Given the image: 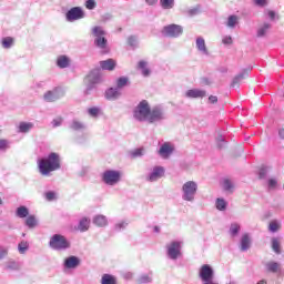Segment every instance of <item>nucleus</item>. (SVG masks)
<instances>
[{"label":"nucleus","mask_w":284,"mask_h":284,"mask_svg":"<svg viewBox=\"0 0 284 284\" xmlns=\"http://www.w3.org/2000/svg\"><path fill=\"white\" fill-rule=\"evenodd\" d=\"M199 192V183L196 181H186L181 186V197L185 203H194Z\"/></svg>","instance_id":"2"},{"label":"nucleus","mask_w":284,"mask_h":284,"mask_svg":"<svg viewBox=\"0 0 284 284\" xmlns=\"http://www.w3.org/2000/svg\"><path fill=\"white\" fill-rule=\"evenodd\" d=\"M39 172L42 176H50L51 172L61 170V155L51 152L45 159L38 161Z\"/></svg>","instance_id":"1"},{"label":"nucleus","mask_w":284,"mask_h":284,"mask_svg":"<svg viewBox=\"0 0 284 284\" xmlns=\"http://www.w3.org/2000/svg\"><path fill=\"white\" fill-rule=\"evenodd\" d=\"M100 68L102 70H108L109 72H112V70L116 68V61H114V59H106V60L100 61Z\"/></svg>","instance_id":"25"},{"label":"nucleus","mask_w":284,"mask_h":284,"mask_svg":"<svg viewBox=\"0 0 284 284\" xmlns=\"http://www.w3.org/2000/svg\"><path fill=\"white\" fill-rule=\"evenodd\" d=\"M163 37H168L169 39H179L181 34H183V27L179 24H169L162 29Z\"/></svg>","instance_id":"11"},{"label":"nucleus","mask_w":284,"mask_h":284,"mask_svg":"<svg viewBox=\"0 0 284 284\" xmlns=\"http://www.w3.org/2000/svg\"><path fill=\"white\" fill-rule=\"evenodd\" d=\"M101 179L104 185H110L111 187H114V185L121 183V171L106 170L102 173Z\"/></svg>","instance_id":"9"},{"label":"nucleus","mask_w":284,"mask_h":284,"mask_svg":"<svg viewBox=\"0 0 284 284\" xmlns=\"http://www.w3.org/2000/svg\"><path fill=\"white\" fill-rule=\"evenodd\" d=\"M58 68L65 69L70 65V58L68 55H60L57 59Z\"/></svg>","instance_id":"34"},{"label":"nucleus","mask_w":284,"mask_h":284,"mask_svg":"<svg viewBox=\"0 0 284 284\" xmlns=\"http://www.w3.org/2000/svg\"><path fill=\"white\" fill-rule=\"evenodd\" d=\"M199 12H200L199 7H194L192 9L186 10V14L189 17H196V14H199Z\"/></svg>","instance_id":"57"},{"label":"nucleus","mask_w":284,"mask_h":284,"mask_svg":"<svg viewBox=\"0 0 284 284\" xmlns=\"http://www.w3.org/2000/svg\"><path fill=\"white\" fill-rule=\"evenodd\" d=\"M87 10H94L97 8V1L94 0H85Z\"/></svg>","instance_id":"54"},{"label":"nucleus","mask_w":284,"mask_h":284,"mask_svg":"<svg viewBox=\"0 0 284 284\" xmlns=\"http://www.w3.org/2000/svg\"><path fill=\"white\" fill-rule=\"evenodd\" d=\"M10 148V141L6 139L0 140V151L8 150Z\"/></svg>","instance_id":"55"},{"label":"nucleus","mask_w":284,"mask_h":284,"mask_svg":"<svg viewBox=\"0 0 284 284\" xmlns=\"http://www.w3.org/2000/svg\"><path fill=\"white\" fill-rule=\"evenodd\" d=\"M268 230L274 234L275 232H278V230H281V224L278 223V221H272L268 224Z\"/></svg>","instance_id":"48"},{"label":"nucleus","mask_w":284,"mask_h":284,"mask_svg":"<svg viewBox=\"0 0 284 284\" xmlns=\"http://www.w3.org/2000/svg\"><path fill=\"white\" fill-rule=\"evenodd\" d=\"M239 232H241V224L239 223H232L229 230L230 236L234 239L235 236H239Z\"/></svg>","instance_id":"40"},{"label":"nucleus","mask_w":284,"mask_h":284,"mask_svg":"<svg viewBox=\"0 0 284 284\" xmlns=\"http://www.w3.org/2000/svg\"><path fill=\"white\" fill-rule=\"evenodd\" d=\"M9 250L8 246L0 245V261H3L8 256Z\"/></svg>","instance_id":"52"},{"label":"nucleus","mask_w":284,"mask_h":284,"mask_svg":"<svg viewBox=\"0 0 284 284\" xmlns=\"http://www.w3.org/2000/svg\"><path fill=\"white\" fill-rule=\"evenodd\" d=\"M270 30H272V23L264 22V23L258 26L256 37L258 39H263V37L267 36V32H270Z\"/></svg>","instance_id":"20"},{"label":"nucleus","mask_w":284,"mask_h":284,"mask_svg":"<svg viewBox=\"0 0 284 284\" xmlns=\"http://www.w3.org/2000/svg\"><path fill=\"white\" fill-rule=\"evenodd\" d=\"M136 283L146 284L152 283V273H143L136 278Z\"/></svg>","instance_id":"38"},{"label":"nucleus","mask_w":284,"mask_h":284,"mask_svg":"<svg viewBox=\"0 0 284 284\" xmlns=\"http://www.w3.org/2000/svg\"><path fill=\"white\" fill-rule=\"evenodd\" d=\"M103 81L101 77V69H93L89 72V74L84 79V94L90 95L94 90H97V85Z\"/></svg>","instance_id":"4"},{"label":"nucleus","mask_w":284,"mask_h":284,"mask_svg":"<svg viewBox=\"0 0 284 284\" xmlns=\"http://www.w3.org/2000/svg\"><path fill=\"white\" fill-rule=\"evenodd\" d=\"M34 123L32 122H20L18 125V132L20 134H28L31 130H33Z\"/></svg>","instance_id":"28"},{"label":"nucleus","mask_w":284,"mask_h":284,"mask_svg":"<svg viewBox=\"0 0 284 284\" xmlns=\"http://www.w3.org/2000/svg\"><path fill=\"white\" fill-rule=\"evenodd\" d=\"M184 97L186 99H203L207 97V92L202 89H190L185 92Z\"/></svg>","instance_id":"17"},{"label":"nucleus","mask_w":284,"mask_h":284,"mask_svg":"<svg viewBox=\"0 0 284 284\" xmlns=\"http://www.w3.org/2000/svg\"><path fill=\"white\" fill-rule=\"evenodd\" d=\"M163 10H172L174 8V0H160Z\"/></svg>","instance_id":"46"},{"label":"nucleus","mask_w":284,"mask_h":284,"mask_svg":"<svg viewBox=\"0 0 284 284\" xmlns=\"http://www.w3.org/2000/svg\"><path fill=\"white\" fill-rule=\"evenodd\" d=\"M90 223H91L90 217L84 216L79 220L78 225L75 226V230H78V232H88V230H90Z\"/></svg>","instance_id":"22"},{"label":"nucleus","mask_w":284,"mask_h":284,"mask_svg":"<svg viewBox=\"0 0 284 284\" xmlns=\"http://www.w3.org/2000/svg\"><path fill=\"white\" fill-rule=\"evenodd\" d=\"M168 119V113L165 112V108L162 105L153 106L149 112L148 123H162Z\"/></svg>","instance_id":"8"},{"label":"nucleus","mask_w":284,"mask_h":284,"mask_svg":"<svg viewBox=\"0 0 284 284\" xmlns=\"http://www.w3.org/2000/svg\"><path fill=\"white\" fill-rule=\"evenodd\" d=\"M143 154H145V149L143 148L135 149L131 152L132 159H139L140 156H143Z\"/></svg>","instance_id":"49"},{"label":"nucleus","mask_w":284,"mask_h":284,"mask_svg":"<svg viewBox=\"0 0 284 284\" xmlns=\"http://www.w3.org/2000/svg\"><path fill=\"white\" fill-rule=\"evenodd\" d=\"M150 103H148V100H142L133 110V118L135 121H148L150 116Z\"/></svg>","instance_id":"7"},{"label":"nucleus","mask_w":284,"mask_h":284,"mask_svg":"<svg viewBox=\"0 0 284 284\" xmlns=\"http://www.w3.org/2000/svg\"><path fill=\"white\" fill-rule=\"evenodd\" d=\"M247 74H250V69H244L240 74H237L233 79L231 88H237V85L243 81V79L247 77Z\"/></svg>","instance_id":"27"},{"label":"nucleus","mask_w":284,"mask_h":284,"mask_svg":"<svg viewBox=\"0 0 284 284\" xmlns=\"http://www.w3.org/2000/svg\"><path fill=\"white\" fill-rule=\"evenodd\" d=\"M195 48L203 54L204 57H210V51L207 50V45L205 44V39L203 37H197L195 40Z\"/></svg>","instance_id":"18"},{"label":"nucleus","mask_w":284,"mask_h":284,"mask_svg":"<svg viewBox=\"0 0 284 284\" xmlns=\"http://www.w3.org/2000/svg\"><path fill=\"white\" fill-rule=\"evenodd\" d=\"M101 284H116V277L112 274H103L101 277Z\"/></svg>","instance_id":"39"},{"label":"nucleus","mask_w":284,"mask_h":284,"mask_svg":"<svg viewBox=\"0 0 284 284\" xmlns=\"http://www.w3.org/2000/svg\"><path fill=\"white\" fill-rule=\"evenodd\" d=\"M108 32L103 30V27L95 26L91 29V36L93 37V45L102 52H108Z\"/></svg>","instance_id":"3"},{"label":"nucleus","mask_w":284,"mask_h":284,"mask_svg":"<svg viewBox=\"0 0 284 284\" xmlns=\"http://www.w3.org/2000/svg\"><path fill=\"white\" fill-rule=\"evenodd\" d=\"M129 83H130V79H128V77H120L116 80V89L122 90V88H125V85H128Z\"/></svg>","instance_id":"42"},{"label":"nucleus","mask_w":284,"mask_h":284,"mask_svg":"<svg viewBox=\"0 0 284 284\" xmlns=\"http://www.w3.org/2000/svg\"><path fill=\"white\" fill-rule=\"evenodd\" d=\"M267 17L271 21H274L276 19V12L270 10L267 11Z\"/></svg>","instance_id":"61"},{"label":"nucleus","mask_w":284,"mask_h":284,"mask_svg":"<svg viewBox=\"0 0 284 284\" xmlns=\"http://www.w3.org/2000/svg\"><path fill=\"white\" fill-rule=\"evenodd\" d=\"M26 225L30 230L37 227V217L34 215H29L26 220Z\"/></svg>","instance_id":"44"},{"label":"nucleus","mask_w":284,"mask_h":284,"mask_svg":"<svg viewBox=\"0 0 284 284\" xmlns=\"http://www.w3.org/2000/svg\"><path fill=\"white\" fill-rule=\"evenodd\" d=\"M79 265H81V258L71 255L67 258H64L63 262V267L64 270H77V267H79Z\"/></svg>","instance_id":"16"},{"label":"nucleus","mask_w":284,"mask_h":284,"mask_svg":"<svg viewBox=\"0 0 284 284\" xmlns=\"http://www.w3.org/2000/svg\"><path fill=\"white\" fill-rule=\"evenodd\" d=\"M130 225V221L121 220L113 225V232H123Z\"/></svg>","instance_id":"32"},{"label":"nucleus","mask_w":284,"mask_h":284,"mask_svg":"<svg viewBox=\"0 0 284 284\" xmlns=\"http://www.w3.org/2000/svg\"><path fill=\"white\" fill-rule=\"evenodd\" d=\"M199 276L202 283H207L210 281H214V268H212L209 264H203L200 267Z\"/></svg>","instance_id":"13"},{"label":"nucleus","mask_w":284,"mask_h":284,"mask_svg":"<svg viewBox=\"0 0 284 284\" xmlns=\"http://www.w3.org/2000/svg\"><path fill=\"white\" fill-rule=\"evenodd\" d=\"M138 68H139V70H141V74L143 77H150V74H152V71L150 70V68H148V61H145V60H141L138 63Z\"/></svg>","instance_id":"31"},{"label":"nucleus","mask_w":284,"mask_h":284,"mask_svg":"<svg viewBox=\"0 0 284 284\" xmlns=\"http://www.w3.org/2000/svg\"><path fill=\"white\" fill-rule=\"evenodd\" d=\"M128 44L133 49L139 48V38L136 36H130L128 38Z\"/></svg>","instance_id":"47"},{"label":"nucleus","mask_w":284,"mask_h":284,"mask_svg":"<svg viewBox=\"0 0 284 284\" xmlns=\"http://www.w3.org/2000/svg\"><path fill=\"white\" fill-rule=\"evenodd\" d=\"M253 3L257 6V8H265V6H267V0H253Z\"/></svg>","instance_id":"58"},{"label":"nucleus","mask_w":284,"mask_h":284,"mask_svg":"<svg viewBox=\"0 0 284 284\" xmlns=\"http://www.w3.org/2000/svg\"><path fill=\"white\" fill-rule=\"evenodd\" d=\"M272 250L275 254H281V241L277 237L272 239Z\"/></svg>","instance_id":"45"},{"label":"nucleus","mask_w":284,"mask_h":284,"mask_svg":"<svg viewBox=\"0 0 284 284\" xmlns=\"http://www.w3.org/2000/svg\"><path fill=\"white\" fill-rule=\"evenodd\" d=\"M278 136L280 139H284V128L280 129Z\"/></svg>","instance_id":"64"},{"label":"nucleus","mask_w":284,"mask_h":284,"mask_svg":"<svg viewBox=\"0 0 284 284\" xmlns=\"http://www.w3.org/2000/svg\"><path fill=\"white\" fill-rule=\"evenodd\" d=\"M49 247L55 252H65V250H70V247H72V244L64 235L54 234L50 237Z\"/></svg>","instance_id":"5"},{"label":"nucleus","mask_w":284,"mask_h":284,"mask_svg":"<svg viewBox=\"0 0 284 284\" xmlns=\"http://www.w3.org/2000/svg\"><path fill=\"white\" fill-rule=\"evenodd\" d=\"M16 214L19 219H26L30 214V211L26 206H20L17 209Z\"/></svg>","instance_id":"41"},{"label":"nucleus","mask_w":284,"mask_h":284,"mask_svg":"<svg viewBox=\"0 0 284 284\" xmlns=\"http://www.w3.org/2000/svg\"><path fill=\"white\" fill-rule=\"evenodd\" d=\"M277 183L278 182L276 181V179H270L267 182L268 189L274 190L276 187Z\"/></svg>","instance_id":"59"},{"label":"nucleus","mask_w":284,"mask_h":284,"mask_svg":"<svg viewBox=\"0 0 284 284\" xmlns=\"http://www.w3.org/2000/svg\"><path fill=\"white\" fill-rule=\"evenodd\" d=\"M87 113L89 114V116H91V119H99V116L103 114V111L100 106H92L87 110Z\"/></svg>","instance_id":"33"},{"label":"nucleus","mask_w":284,"mask_h":284,"mask_svg":"<svg viewBox=\"0 0 284 284\" xmlns=\"http://www.w3.org/2000/svg\"><path fill=\"white\" fill-rule=\"evenodd\" d=\"M62 124H63V118L61 116H58L51 121L52 128H61Z\"/></svg>","instance_id":"53"},{"label":"nucleus","mask_w":284,"mask_h":284,"mask_svg":"<svg viewBox=\"0 0 284 284\" xmlns=\"http://www.w3.org/2000/svg\"><path fill=\"white\" fill-rule=\"evenodd\" d=\"M44 199L47 201H57V192L54 191H48L44 193Z\"/></svg>","instance_id":"50"},{"label":"nucleus","mask_w":284,"mask_h":284,"mask_svg":"<svg viewBox=\"0 0 284 284\" xmlns=\"http://www.w3.org/2000/svg\"><path fill=\"white\" fill-rule=\"evenodd\" d=\"M209 101L210 103H219V98L216 95H210Z\"/></svg>","instance_id":"62"},{"label":"nucleus","mask_w":284,"mask_h":284,"mask_svg":"<svg viewBox=\"0 0 284 284\" xmlns=\"http://www.w3.org/2000/svg\"><path fill=\"white\" fill-rule=\"evenodd\" d=\"M28 250H30V244L28 243V241H21L18 244L19 254H26V252H28Z\"/></svg>","instance_id":"43"},{"label":"nucleus","mask_w":284,"mask_h":284,"mask_svg":"<svg viewBox=\"0 0 284 284\" xmlns=\"http://www.w3.org/2000/svg\"><path fill=\"white\" fill-rule=\"evenodd\" d=\"M216 143H217V148L220 150H223V148H225V145L227 144V142H225V138L223 135H219L216 138Z\"/></svg>","instance_id":"51"},{"label":"nucleus","mask_w":284,"mask_h":284,"mask_svg":"<svg viewBox=\"0 0 284 284\" xmlns=\"http://www.w3.org/2000/svg\"><path fill=\"white\" fill-rule=\"evenodd\" d=\"M215 207L219 212H225L227 210V202L225 199L217 197L215 201Z\"/></svg>","instance_id":"37"},{"label":"nucleus","mask_w":284,"mask_h":284,"mask_svg":"<svg viewBox=\"0 0 284 284\" xmlns=\"http://www.w3.org/2000/svg\"><path fill=\"white\" fill-rule=\"evenodd\" d=\"M265 267L267 272H271L272 274H278V272H281V263L278 262H274V261L267 262L265 264Z\"/></svg>","instance_id":"29"},{"label":"nucleus","mask_w":284,"mask_h":284,"mask_svg":"<svg viewBox=\"0 0 284 284\" xmlns=\"http://www.w3.org/2000/svg\"><path fill=\"white\" fill-rule=\"evenodd\" d=\"M69 128H70V130H73L74 132H83V130H85V123H83L79 120H72Z\"/></svg>","instance_id":"30"},{"label":"nucleus","mask_w":284,"mask_h":284,"mask_svg":"<svg viewBox=\"0 0 284 284\" xmlns=\"http://www.w3.org/2000/svg\"><path fill=\"white\" fill-rule=\"evenodd\" d=\"M65 19L69 23L80 21V19H85V11L81 7H73L65 13Z\"/></svg>","instance_id":"12"},{"label":"nucleus","mask_w":284,"mask_h":284,"mask_svg":"<svg viewBox=\"0 0 284 284\" xmlns=\"http://www.w3.org/2000/svg\"><path fill=\"white\" fill-rule=\"evenodd\" d=\"M174 150L176 149L172 142H164L160 145L158 154L161 156V159H169L174 154Z\"/></svg>","instance_id":"14"},{"label":"nucleus","mask_w":284,"mask_h":284,"mask_svg":"<svg viewBox=\"0 0 284 284\" xmlns=\"http://www.w3.org/2000/svg\"><path fill=\"white\" fill-rule=\"evenodd\" d=\"M159 0H145L146 6H156Z\"/></svg>","instance_id":"63"},{"label":"nucleus","mask_w":284,"mask_h":284,"mask_svg":"<svg viewBox=\"0 0 284 284\" xmlns=\"http://www.w3.org/2000/svg\"><path fill=\"white\" fill-rule=\"evenodd\" d=\"M222 187L224 192H234V182L230 179L222 180Z\"/></svg>","instance_id":"36"},{"label":"nucleus","mask_w":284,"mask_h":284,"mask_svg":"<svg viewBox=\"0 0 284 284\" xmlns=\"http://www.w3.org/2000/svg\"><path fill=\"white\" fill-rule=\"evenodd\" d=\"M166 250V258L170 261H179L181 256H183V241H171L165 246Z\"/></svg>","instance_id":"6"},{"label":"nucleus","mask_w":284,"mask_h":284,"mask_svg":"<svg viewBox=\"0 0 284 284\" xmlns=\"http://www.w3.org/2000/svg\"><path fill=\"white\" fill-rule=\"evenodd\" d=\"M1 45L4 50H10V48L14 47V38L12 37L2 38Z\"/></svg>","instance_id":"35"},{"label":"nucleus","mask_w":284,"mask_h":284,"mask_svg":"<svg viewBox=\"0 0 284 284\" xmlns=\"http://www.w3.org/2000/svg\"><path fill=\"white\" fill-rule=\"evenodd\" d=\"M241 18L236 14H231L227 17L224 26L229 28V30H235L236 26H239Z\"/></svg>","instance_id":"19"},{"label":"nucleus","mask_w":284,"mask_h":284,"mask_svg":"<svg viewBox=\"0 0 284 284\" xmlns=\"http://www.w3.org/2000/svg\"><path fill=\"white\" fill-rule=\"evenodd\" d=\"M93 225H97V227H108V217L102 214L93 216Z\"/></svg>","instance_id":"26"},{"label":"nucleus","mask_w":284,"mask_h":284,"mask_svg":"<svg viewBox=\"0 0 284 284\" xmlns=\"http://www.w3.org/2000/svg\"><path fill=\"white\" fill-rule=\"evenodd\" d=\"M104 97L108 101H116L121 97V92L118 88H110L105 91Z\"/></svg>","instance_id":"24"},{"label":"nucleus","mask_w":284,"mask_h":284,"mask_svg":"<svg viewBox=\"0 0 284 284\" xmlns=\"http://www.w3.org/2000/svg\"><path fill=\"white\" fill-rule=\"evenodd\" d=\"M251 245H252V239H250V234L247 233L243 234L240 241L241 252H247Z\"/></svg>","instance_id":"21"},{"label":"nucleus","mask_w":284,"mask_h":284,"mask_svg":"<svg viewBox=\"0 0 284 284\" xmlns=\"http://www.w3.org/2000/svg\"><path fill=\"white\" fill-rule=\"evenodd\" d=\"M165 174V168L163 166H154L152 171L148 174L146 181L150 183H156L159 179H163Z\"/></svg>","instance_id":"15"},{"label":"nucleus","mask_w":284,"mask_h":284,"mask_svg":"<svg viewBox=\"0 0 284 284\" xmlns=\"http://www.w3.org/2000/svg\"><path fill=\"white\" fill-rule=\"evenodd\" d=\"M3 270L6 272H19L21 270V265L14 260H9L4 263Z\"/></svg>","instance_id":"23"},{"label":"nucleus","mask_w":284,"mask_h":284,"mask_svg":"<svg viewBox=\"0 0 284 284\" xmlns=\"http://www.w3.org/2000/svg\"><path fill=\"white\" fill-rule=\"evenodd\" d=\"M63 97H65V89L61 87H55L43 94V100L47 103H54L60 99H63Z\"/></svg>","instance_id":"10"},{"label":"nucleus","mask_w":284,"mask_h":284,"mask_svg":"<svg viewBox=\"0 0 284 284\" xmlns=\"http://www.w3.org/2000/svg\"><path fill=\"white\" fill-rule=\"evenodd\" d=\"M268 172H270V169L267 166L261 168L260 172H258L260 179H265V176H267Z\"/></svg>","instance_id":"56"},{"label":"nucleus","mask_w":284,"mask_h":284,"mask_svg":"<svg viewBox=\"0 0 284 284\" xmlns=\"http://www.w3.org/2000/svg\"><path fill=\"white\" fill-rule=\"evenodd\" d=\"M232 38L230 36H225L222 40V43H224V45H232Z\"/></svg>","instance_id":"60"}]
</instances>
